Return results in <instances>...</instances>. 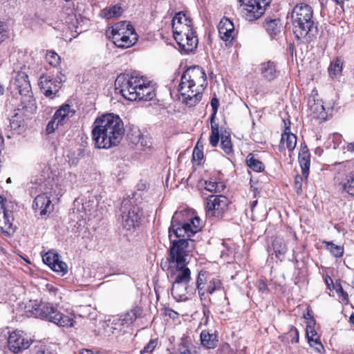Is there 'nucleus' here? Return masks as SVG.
Wrapping results in <instances>:
<instances>
[{
    "mask_svg": "<svg viewBox=\"0 0 354 354\" xmlns=\"http://www.w3.org/2000/svg\"><path fill=\"white\" fill-rule=\"evenodd\" d=\"M124 134V123L118 115L103 114L93 122L92 137L96 147L99 149H110L118 146Z\"/></svg>",
    "mask_w": 354,
    "mask_h": 354,
    "instance_id": "1",
    "label": "nucleus"
},
{
    "mask_svg": "<svg viewBox=\"0 0 354 354\" xmlns=\"http://www.w3.org/2000/svg\"><path fill=\"white\" fill-rule=\"evenodd\" d=\"M207 86L205 71L199 66H192L187 68L182 75L178 91L183 102L192 107L200 102Z\"/></svg>",
    "mask_w": 354,
    "mask_h": 354,
    "instance_id": "2",
    "label": "nucleus"
},
{
    "mask_svg": "<svg viewBox=\"0 0 354 354\" xmlns=\"http://www.w3.org/2000/svg\"><path fill=\"white\" fill-rule=\"evenodd\" d=\"M115 90L130 101H149L155 95L151 82L135 73L119 75L115 82Z\"/></svg>",
    "mask_w": 354,
    "mask_h": 354,
    "instance_id": "3",
    "label": "nucleus"
},
{
    "mask_svg": "<svg viewBox=\"0 0 354 354\" xmlns=\"http://www.w3.org/2000/svg\"><path fill=\"white\" fill-rule=\"evenodd\" d=\"M290 19L295 38L304 43L312 41L318 32L312 6L304 2L297 3L290 12Z\"/></svg>",
    "mask_w": 354,
    "mask_h": 354,
    "instance_id": "4",
    "label": "nucleus"
},
{
    "mask_svg": "<svg viewBox=\"0 0 354 354\" xmlns=\"http://www.w3.org/2000/svg\"><path fill=\"white\" fill-rule=\"evenodd\" d=\"M76 181L77 176L68 173L65 174L62 185H55L53 187V185L48 186L47 183H44L39 184L37 187H31V194L39 193L33 201L32 208L35 212H39L41 216L50 213L53 210V205H52L50 198L55 196V198H53V201L55 199L59 201V197L64 194L63 187L71 188Z\"/></svg>",
    "mask_w": 354,
    "mask_h": 354,
    "instance_id": "5",
    "label": "nucleus"
},
{
    "mask_svg": "<svg viewBox=\"0 0 354 354\" xmlns=\"http://www.w3.org/2000/svg\"><path fill=\"white\" fill-rule=\"evenodd\" d=\"M109 37L114 45L121 49L133 46L138 40V35L134 27L130 22L126 21L114 24L111 26Z\"/></svg>",
    "mask_w": 354,
    "mask_h": 354,
    "instance_id": "6",
    "label": "nucleus"
},
{
    "mask_svg": "<svg viewBox=\"0 0 354 354\" xmlns=\"http://www.w3.org/2000/svg\"><path fill=\"white\" fill-rule=\"evenodd\" d=\"M32 314L37 318L46 319L60 327H73L75 322L64 315L50 303H41L32 306Z\"/></svg>",
    "mask_w": 354,
    "mask_h": 354,
    "instance_id": "7",
    "label": "nucleus"
},
{
    "mask_svg": "<svg viewBox=\"0 0 354 354\" xmlns=\"http://www.w3.org/2000/svg\"><path fill=\"white\" fill-rule=\"evenodd\" d=\"M120 222L122 227L127 230H135L139 226L143 213L140 207L134 205L129 199H124L121 203Z\"/></svg>",
    "mask_w": 354,
    "mask_h": 354,
    "instance_id": "8",
    "label": "nucleus"
},
{
    "mask_svg": "<svg viewBox=\"0 0 354 354\" xmlns=\"http://www.w3.org/2000/svg\"><path fill=\"white\" fill-rule=\"evenodd\" d=\"M37 110L36 102L32 101L20 102L19 106L15 110V114L10 120V127L11 130L20 133L26 127L27 121L31 119V115Z\"/></svg>",
    "mask_w": 354,
    "mask_h": 354,
    "instance_id": "9",
    "label": "nucleus"
},
{
    "mask_svg": "<svg viewBox=\"0 0 354 354\" xmlns=\"http://www.w3.org/2000/svg\"><path fill=\"white\" fill-rule=\"evenodd\" d=\"M169 255L165 262L188 263V254L194 248V241L191 239H171Z\"/></svg>",
    "mask_w": 354,
    "mask_h": 354,
    "instance_id": "10",
    "label": "nucleus"
},
{
    "mask_svg": "<svg viewBox=\"0 0 354 354\" xmlns=\"http://www.w3.org/2000/svg\"><path fill=\"white\" fill-rule=\"evenodd\" d=\"M65 81V75L62 72L57 74L55 77L48 74H42L39 77L38 85L41 93L46 97L53 99L58 95L62 84Z\"/></svg>",
    "mask_w": 354,
    "mask_h": 354,
    "instance_id": "11",
    "label": "nucleus"
},
{
    "mask_svg": "<svg viewBox=\"0 0 354 354\" xmlns=\"http://www.w3.org/2000/svg\"><path fill=\"white\" fill-rule=\"evenodd\" d=\"M242 3V14L249 21L259 19L270 6L272 0H240Z\"/></svg>",
    "mask_w": 354,
    "mask_h": 354,
    "instance_id": "12",
    "label": "nucleus"
},
{
    "mask_svg": "<svg viewBox=\"0 0 354 354\" xmlns=\"http://www.w3.org/2000/svg\"><path fill=\"white\" fill-rule=\"evenodd\" d=\"M188 263L161 262V267L167 271L173 281L188 283L191 279V271L187 266Z\"/></svg>",
    "mask_w": 354,
    "mask_h": 354,
    "instance_id": "13",
    "label": "nucleus"
},
{
    "mask_svg": "<svg viewBox=\"0 0 354 354\" xmlns=\"http://www.w3.org/2000/svg\"><path fill=\"white\" fill-rule=\"evenodd\" d=\"M228 199L223 195H211L207 198L206 214L221 218L227 208Z\"/></svg>",
    "mask_w": 354,
    "mask_h": 354,
    "instance_id": "14",
    "label": "nucleus"
},
{
    "mask_svg": "<svg viewBox=\"0 0 354 354\" xmlns=\"http://www.w3.org/2000/svg\"><path fill=\"white\" fill-rule=\"evenodd\" d=\"M196 285L201 296H203L205 292L212 294L222 287V283L218 278L207 275V272L203 270L198 274Z\"/></svg>",
    "mask_w": 354,
    "mask_h": 354,
    "instance_id": "15",
    "label": "nucleus"
},
{
    "mask_svg": "<svg viewBox=\"0 0 354 354\" xmlns=\"http://www.w3.org/2000/svg\"><path fill=\"white\" fill-rule=\"evenodd\" d=\"M13 85L21 95V102H36L33 97L28 75L24 71H18L15 75Z\"/></svg>",
    "mask_w": 354,
    "mask_h": 354,
    "instance_id": "16",
    "label": "nucleus"
},
{
    "mask_svg": "<svg viewBox=\"0 0 354 354\" xmlns=\"http://www.w3.org/2000/svg\"><path fill=\"white\" fill-rule=\"evenodd\" d=\"M218 36L225 46L232 47L236 41L238 31L235 30L234 23L227 17H223L218 25Z\"/></svg>",
    "mask_w": 354,
    "mask_h": 354,
    "instance_id": "17",
    "label": "nucleus"
},
{
    "mask_svg": "<svg viewBox=\"0 0 354 354\" xmlns=\"http://www.w3.org/2000/svg\"><path fill=\"white\" fill-rule=\"evenodd\" d=\"M172 30L174 37L182 40V35L194 30L192 20L184 12H179L172 19Z\"/></svg>",
    "mask_w": 354,
    "mask_h": 354,
    "instance_id": "18",
    "label": "nucleus"
},
{
    "mask_svg": "<svg viewBox=\"0 0 354 354\" xmlns=\"http://www.w3.org/2000/svg\"><path fill=\"white\" fill-rule=\"evenodd\" d=\"M334 180L339 191L354 196V169L337 173Z\"/></svg>",
    "mask_w": 354,
    "mask_h": 354,
    "instance_id": "19",
    "label": "nucleus"
},
{
    "mask_svg": "<svg viewBox=\"0 0 354 354\" xmlns=\"http://www.w3.org/2000/svg\"><path fill=\"white\" fill-rule=\"evenodd\" d=\"M43 262L54 272L64 275L68 271L66 263L59 260V254L54 250H50L42 255Z\"/></svg>",
    "mask_w": 354,
    "mask_h": 354,
    "instance_id": "20",
    "label": "nucleus"
},
{
    "mask_svg": "<svg viewBox=\"0 0 354 354\" xmlns=\"http://www.w3.org/2000/svg\"><path fill=\"white\" fill-rule=\"evenodd\" d=\"M31 342L29 339L25 337L22 331H13L8 337V346L10 350L18 353L22 350L27 349L30 346Z\"/></svg>",
    "mask_w": 354,
    "mask_h": 354,
    "instance_id": "21",
    "label": "nucleus"
},
{
    "mask_svg": "<svg viewBox=\"0 0 354 354\" xmlns=\"http://www.w3.org/2000/svg\"><path fill=\"white\" fill-rule=\"evenodd\" d=\"M12 221V212L6 209L3 198L0 196V230L3 233L10 234L14 232Z\"/></svg>",
    "mask_w": 354,
    "mask_h": 354,
    "instance_id": "22",
    "label": "nucleus"
},
{
    "mask_svg": "<svg viewBox=\"0 0 354 354\" xmlns=\"http://www.w3.org/2000/svg\"><path fill=\"white\" fill-rule=\"evenodd\" d=\"M181 39L182 40H179L177 37L174 38L179 48L185 54L193 52L197 48L198 40L194 30L189 32L187 34L185 33V35H182Z\"/></svg>",
    "mask_w": 354,
    "mask_h": 354,
    "instance_id": "23",
    "label": "nucleus"
},
{
    "mask_svg": "<svg viewBox=\"0 0 354 354\" xmlns=\"http://www.w3.org/2000/svg\"><path fill=\"white\" fill-rule=\"evenodd\" d=\"M169 237L171 240L172 234L174 233L176 238L180 239H190L193 234L189 229V225L186 223H179L174 219L171 220V226L169 229Z\"/></svg>",
    "mask_w": 354,
    "mask_h": 354,
    "instance_id": "24",
    "label": "nucleus"
},
{
    "mask_svg": "<svg viewBox=\"0 0 354 354\" xmlns=\"http://www.w3.org/2000/svg\"><path fill=\"white\" fill-rule=\"evenodd\" d=\"M75 110L68 104H63L55 112L54 119L58 120L62 125L66 124L75 114Z\"/></svg>",
    "mask_w": 354,
    "mask_h": 354,
    "instance_id": "25",
    "label": "nucleus"
},
{
    "mask_svg": "<svg viewBox=\"0 0 354 354\" xmlns=\"http://www.w3.org/2000/svg\"><path fill=\"white\" fill-rule=\"evenodd\" d=\"M260 72L262 77L268 81L274 80L279 73L277 70L276 63L271 60L261 64Z\"/></svg>",
    "mask_w": 354,
    "mask_h": 354,
    "instance_id": "26",
    "label": "nucleus"
},
{
    "mask_svg": "<svg viewBox=\"0 0 354 354\" xmlns=\"http://www.w3.org/2000/svg\"><path fill=\"white\" fill-rule=\"evenodd\" d=\"M310 111L313 118L319 120V122L326 121L328 117V112L321 101L315 102L310 106Z\"/></svg>",
    "mask_w": 354,
    "mask_h": 354,
    "instance_id": "27",
    "label": "nucleus"
},
{
    "mask_svg": "<svg viewBox=\"0 0 354 354\" xmlns=\"http://www.w3.org/2000/svg\"><path fill=\"white\" fill-rule=\"evenodd\" d=\"M135 133L137 134L135 137L133 136V134H128V137L131 142L136 145L140 143V146L142 147L144 149L152 148L153 145L151 138L141 134L139 131Z\"/></svg>",
    "mask_w": 354,
    "mask_h": 354,
    "instance_id": "28",
    "label": "nucleus"
},
{
    "mask_svg": "<svg viewBox=\"0 0 354 354\" xmlns=\"http://www.w3.org/2000/svg\"><path fill=\"white\" fill-rule=\"evenodd\" d=\"M178 351L180 354H197V348L194 346L192 339L189 337H183L178 345Z\"/></svg>",
    "mask_w": 354,
    "mask_h": 354,
    "instance_id": "29",
    "label": "nucleus"
},
{
    "mask_svg": "<svg viewBox=\"0 0 354 354\" xmlns=\"http://www.w3.org/2000/svg\"><path fill=\"white\" fill-rule=\"evenodd\" d=\"M264 28L267 32L272 37L280 33L282 28L281 20L279 19H266L264 22Z\"/></svg>",
    "mask_w": 354,
    "mask_h": 354,
    "instance_id": "30",
    "label": "nucleus"
},
{
    "mask_svg": "<svg viewBox=\"0 0 354 354\" xmlns=\"http://www.w3.org/2000/svg\"><path fill=\"white\" fill-rule=\"evenodd\" d=\"M280 145L283 148H286L291 153L297 145V136L294 133H282Z\"/></svg>",
    "mask_w": 354,
    "mask_h": 354,
    "instance_id": "31",
    "label": "nucleus"
},
{
    "mask_svg": "<svg viewBox=\"0 0 354 354\" xmlns=\"http://www.w3.org/2000/svg\"><path fill=\"white\" fill-rule=\"evenodd\" d=\"M187 284L180 282L173 281L171 292L176 300H183L186 297Z\"/></svg>",
    "mask_w": 354,
    "mask_h": 354,
    "instance_id": "32",
    "label": "nucleus"
},
{
    "mask_svg": "<svg viewBox=\"0 0 354 354\" xmlns=\"http://www.w3.org/2000/svg\"><path fill=\"white\" fill-rule=\"evenodd\" d=\"M122 13V8L120 5L116 4L110 7L105 8L100 11V17L110 19L120 17Z\"/></svg>",
    "mask_w": 354,
    "mask_h": 354,
    "instance_id": "33",
    "label": "nucleus"
},
{
    "mask_svg": "<svg viewBox=\"0 0 354 354\" xmlns=\"http://www.w3.org/2000/svg\"><path fill=\"white\" fill-rule=\"evenodd\" d=\"M202 345L207 348H214L217 346L218 339L216 335L203 330L201 333Z\"/></svg>",
    "mask_w": 354,
    "mask_h": 354,
    "instance_id": "34",
    "label": "nucleus"
},
{
    "mask_svg": "<svg viewBox=\"0 0 354 354\" xmlns=\"http://www.w3.org/2000/svg\"><path fill=\"white\" fill-rule=\"evenodd\" d=\"M272 245L275 257L281 260L288 250L286 243L282 239L277 238L274 239Z\"/></svg>",
    "mask_w": 354,
    "mask_h": 354,
    "instance_id": "35",
    "label": "nucleus"
},
{
    "mask_svg": "<svg viewBox=\"0 0 354 354\" xmlns=\"http://www.w3.org/2000/svg\"><path fill=\"white\" fill-rule=\"evenodd\" d=\"M343 62L339 57L332 62L328 67V73L331 77H336L341 74Z\"/></svg>",
    "mask_w": 354,
    "mask_h": 354,
    "instance_id": "36",
    "label": "nucleus"
},
{
    "mask_svg": "<svg viewBox=\"0 0 354 354\" xmlns=\"http://www.w3.org/2000/svg\"><path fill=\"white\" fill-rule=\"evenodd\" d=\"M45 59L46 62L54 68L58 67L61 64L60 56L54 50H48L46 53Z\"/></svg>",
    "mask_w": 354,
    "mask_h": 354,
    "instance_id": "37",
    "label": "nucleus"
},
{
    "mask_svg": "<svg viewBox=\"0 0 354 354\" xmlns=\"http://www.w3.org/2000/svg\"><path fill=\"white\" fill-rule=\"evenodd\" d=\"M220 139L219 125L218 123H211V134L209 136V143L212 147H216Z\"/></svg>",
    "mask_w": 354,
    "mask_h": 354,
    "instance_id": "38",
    "label": "nucleus"
},
{
    "mask_svg": "<svg viewBox=\"0 0 354 354\" xmlns=\"http://www.w3.org/2000/svg\"><path fill=\"white\" fill-rule=\"evenodd\" d=\"M141 308L135 307L124 315L123 320L125 321L126 323H133L138 317L141 316Z\"/></svg>",
    "mask_w": 354,
    "mask_h": 354,
    "instance_id": "39",
    "label": "nucleus"
},
{
    "mask_svg": "<svg viewBox=\"0 0 354 354\" xmlns=\"http://www.w3.org/2000/svg\"><path fill=\"white\" fill-rule=\"evenodd\" d=\"M221 146L224 152L227 154L233 153V145L230 135H222Z\"/></svg>",
    "mask_w": 354,
    "mask_h": 354,
    "instance_id": "40",
    "label": "nucleus"
},
{
    "mask_svg": "<svg viewBox=\"0 0 354 354\" xmlns=\"http://www.w3.org/2000/svg\"><path fill=\"white\" fill-rule=\"evenodd\" d=\"M326 248L335 257H340L343 255L344 248L341 245H337L332 242L325 241Z\"/></svg>",
    "mask_w": 354,
    "mask_h": 354,
    "instance_id": "41",
    "label": "nucleus"
},
{
    "mask_svg": "<svg viewBox=\"0 0 354 354\" xmlns=\"http://www.w3.org/2000/svg\"><path fill=\"white\" fill-rule=\"evenodd\" d=\"M299 161L302 174L306 178H307L309 174V168L310 165V156H299Z\"/></svg>",
    "mask_w": 354,
    "mask_h": 354,
    "instance_id": "42",
    "label": "nucleus"
},
{
    "mask_svg": "<svg viewBox=\"0 0 354 354\" xmlns=\"http://www.w3.org/2000/svg\"><path fill=\"white\" fill-rule=\"evenodd\" d=\"M201 186H204L205 189L210 192H219L223 189V185L218 184V183L213 181L205 180L204 182L201 181Z\"/></svg>",
    "mask_w": 354,
    "mask_h": 354,
    "instance_id": "43",
    "label": "nucleus"
},
{
    "mask_svg": "<svg viewBox=\"0 0 354 354\" xmlns=\"http://www.w3.org/2000/svg\"><path fill=\"white\" fill-rule=\"evenodd\" d=\"M248 166L253 169L254 171H262L264 169L263 164L257 159H255L254 156L247 160Z\"/></svg>",
    "mask_w": 354,
    "mask_h": 354,
    "instance_id": "44",
    "label": "nucleus"
},
{
    "mask_svg": "<svg viewBox=\"0 0 354 354\" xmlns=\"http://www.w3.org/2000/svg\"><path fill=\"white\" fill-rule=\"evenodd\" d=\"M308 342L310 346L313 347L318 353H322V351L324 350V346L321 343L318 336L308 338Z\"/></svg>",
    "mask_w": 354,
    "mask_h": 354,
    "instance_id": "45",
    "label": "nucleus"
},
{
    "mask_svg": "<svg viewBox=\"0 0 354 354\" xmlns=\"http://www.w3.org/2000/svg\"><path fill=\"white\" fill-rule=\"evenodd\" d=\"M185 223L186 224L189 225V229L190 230L193 235L197 232H198L201 229L200 219L198 217H195L189 220L188 222Z\"/></svg>",
    "mask_w": 354,
    "mask_h": 354,
    "instance_id": "46",
    "label": "nucleus"
},
{
    "mask_svg": "<svg viewBox=\"0 0 354 354\" xmlns=\"http://www.w3.org/2000/svg\"><path fill=\"white\" fill-rule=\"evenodd\" d=\"M62 124L60 122H58V120L54 119V116H53L52 119L48 122L46 127V132L47 134H51L57 129L59 126H62Z\"/></svg>",
    "mask_w": 354,
    "mask_h": 354,
    "instance_id": "47",
    "label": "nucleus"
},
{
    "mask_svg": "<svg viewBox=\"0 0 354 354\" xmlns=\"http://www.w3.org/2000/svg\"><path fill=\"white\" fill-rule=\"evenodd\" d=\"M210 104H211V106L212 108V113L209 118V120H210L211 123H213V122L214 121V119L216 118V115L217 114V112H218V106H219V101H218V98L216 96H214L212 98Z\"/></svg>",
    "mask_w": 354,
    "mask_h": 354,
    "instance_id": "48",
    "label": "nucleus"
},
{
    "mask_svg": "<svg viewBox=\"0 0 354 354\" xmlns=\"http://www.w3.org/2000/svg\"><path fill=\"white\" fill-rule=\"evenodd\" d=\"M157 345V341L156 339H151L150 342L144 347L140 351L141 354L149 353L152 352Z\"/></svg>",
    "mask_w": 354,
    "mask_h": 354,
    "instance_id": "49",
    "label": "nucleus"
},
{
    "mask_svg": "<svg viewBox=\"0 0 354 354\" xmlns=\"http://www.w3.org/2000/svg\"><path fill=\"white\" fill-rule=\"evenodd\" d=\"M302 181L303 178L301 176L297 175L295 176L294 187L297 194H300L302 191Z\"/></svg>",
    "mask_w": 354,
    "mask_h": 354,
    "instance_id": "50",
    "label": "nucleus"
},
{
    "mask_svg": "<svg viewBox=\"0 0 354 354\" xmlns=\"http://www.w3.org/2000/svg\"><path fill=\"white\" fill-rule=\"evenodd\" d=\"M283 133H291L290 132V126H291V122L289 118H285L283 119Z\"/></svg>",
    "mask_w": 354,
    "mask_h": 354,
    "instance_id": "51",
    "label": "nucleus"
},
{
    "mask_svg": "<svg viewBox=\"0 0 354 354\" xmlns=\"http://www.w3.org/2000/svg\"><path fill=\"white\" fill-rule=\"evenodd\" d=\"M306 334L307 339L312 337L317 336V333L315 330V327H312V328L310 327V328H306Z\"/></svg>",
    "mask_w": 354,
    "mask_h": 354,
    "instance_id": "52",
    "label": "nucleus"
},
{
    "mask_svg": "<svg viewBox=\"0 0 354 354\" xmlns=\"http://www.w3.org/2000/svg\"><path fill=\"white\" fill-rule=\"evenodd\" d=\"M309 152V149L305 143H301L298 155H307Z\"/></svg>",
    "mask_w": 354,
    "mask_h": 354,
    "instance_id": "53",
    "label": "nucleus"
},
{
    "mask_svg": "<svg viewBox=\"0 0 354 354\" xmlns=\"http://www.w3.org/2000/svg\"><path fill=\"white\" fill-rule=\"evenodd\" d=\"M148 187V184L145 180H140L137 185V189L139 191H143Z\"/></svg>",
    "mask_w": 354,
    "mask_h": 354,
    "instance_id": "54",
    "label": "nucleus"
},
{
    "mask_svg": "<svg viewBox=\"0 0 354 354\" xmlns=\"http://www.w3.org/2000/svg\"><path fill=\"white\" fill-rule=\"evenodd\" d=\"M258 288L260 291L263 292L268 289L267 284L263 280H260L258 282Z\"/></svg>",
    "mask_w": 354,
    "mask_h": 354,
    "instance_id": "55",
    "label": "nucleus"
},
{
    "mask_svg": "<svg viewBox=\"0 0 354 354\" xmlns=\"http://www.w3.org/2000/svg\"><path fill=\"white\" fill-rule=\"evenodd\" d=\"M37 354H54V353H52L48 347L44 346V347H41L37 351Z\"/></svg>",
    "mask_w": 354,
    "mask_h": 354,
    "instance_id": "56",
    "label": "nucleus"
},
{
    "mask_svg": "<svg viewBox=\"0 0 354 354\" xmlns=\"http://www.w3.org/2000/svg\"><path fill=\"white\" fill-rule=\"evenodd\" d=\"M204 156H192V161L194 164H197L198 165H200L201 164V162L203 159Z\"/></svg>",
    "mask_w": 354,
    "mask_h": 354,
    "instance_id": "57",
    "label": "nucleus"
},
{
    "mask_svg": "<svg viewBox=\"0 0 354 354\" xmlns=\"http://www.w3.org/2000/svg\"><path fill=\"white\" fill-rule=\"evenodd\" d=\"M292 330L293 331L294 334H295V337H293L292 342H295L296 343H297L299 342V331L296 328H293L292 329Z\"/></svg>",
    "mask_w": 354,
    "mask_h": 354,
    "instance_id": "58",
    "label": "nucleus"
},
{
    "mask_svg": "<svg viewBox=\"0 0 354 354\" xmlns=\"http://www.w3.org/2000/svg\"><path fill=\"white\" fill-rule=\"evenodd\" d=\"M315 320L313 317H310L309 319L307 321V325L306 328H310V327H315Z\"/></svg>",
    "mask_w": 354,
    "mask_h": 354,
    "instance_id": "59",
    "label": "nucleus"
},
{
    "mask_svg": "<svg viewBox=\"0 0 354 354\" xmlns=\"http://www.w3.org/2000/svg\"><path fill=\"white\" fill-rule=\"evenodd\" d=\"M338 295L342 297V301L345 304L348 303V294L346 292L344 291V292H341L340 295Z\"/></svg>",
    "mask_w": 354,
    "mask_h": 354,
    "instance_id": "60",
    "label": "nucleus"
},
{
    "mask_svg": "<svg viewBox=\"0 0 354 354\" xmlns=\"http://www.w3.org/2000/svg\"><path fill=\"white\" fill-rule=\"evenodd\" d=\"M325 281H326V285L328 286V287L329 288H330V286H333L334 285L333 284V279L330 277H326Z\"/></svg>",
    "mask_w": 354,
    "mask_h": 354,
    "instance_id": "61",
    "label": "nucleus"
},
{
    "mask_svg": "<svg viewBox=\"0 0 354 354\" xmlns=\"http://www.w3.org/2000/svg\"><path fill=\"white\" fill-rule=\"evenodd\" d=\"M335 286H336V291L338 295H340L341 292H344V290H343L342 286L340 285V283H337V282H336Z\"/></svg>",
    "mask_w": 354,
    "mask_h": 354,
    "instance_id": "62",
    "label": "nucleus"
},
{
    "mask_svg": "<svg viewBox=\"0 0 354 354\" xmlns=\"http://www.w3.org/2000/svg\"><path fill=\"white\" fill-rule=\"evenodd\" d=\"M347 150L350 152H354V142L348 144Z\"/></svg>",
    "mask_w": 354,
    "mask_h": 354,
    "instance_id": "63",
    "label": "nucleus"
},
{
    "mask_svg": "<svg viewBox=\"0 0 354 354\" xmlns=\"http://www.w3.org/2000/svg\"><path fill=\"white\" fill-rule=\"evenodd\" d=\"M80 354H92V351L91 350H83L81 351Z\"/></svg>",
    "mask_w": 354,
    "mask_h": 354,
    "instance_id": "64",
    "label": "nucleus"
}]
</instances>
